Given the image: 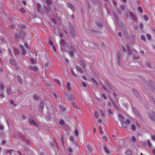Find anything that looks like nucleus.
Returning a JSON list of instances; mask_svg holds the SVG:
<instances>
[{
  "label": "nucleus",
  "mask_w": 155,
  "mask_h": 155,
  "mask_svg": "<svg viewBox=\"0 0 155 155\" xmlns=\"http://www.w3.org/2000/svg\"><path fill=\"white\" fill-rule=\"evenodd\" d=\"M118 116L119 120L120 121L122 124H124V127L125 128H127V125L130 124L131 121L130 119H127L126 121H124V118L122 114H119L118 115Z\"/></svg>",
  "instance_id": "obj_1"
},
{
  "label": "nucleus",
  "mask_w": 155,
  "mask_h": 155,
  "mask_svg": "<svg viewBox=\"0 0 155 155\" xmlns=\"http://www.w3.org/2000/svg\"><path fill=\"white\" fill-rule=\"evenodd\" d=\"M59 42L61 45L60 48L61 50L62 51L68 52L69 49V47L65 40L63 39H61L60 41Z\"/></svg>",
  "instance_id": "obj_2"
},
{
  "label": "nucleus",
  "mask_w": 155,
  "mask_h": 155,
  "mask_svg": "<svg viewBox=\"0 0 155 155\" xmlns=\"http://www.w3.org/2000/svg\"><path fill=\"white\" fill-rule=\"evenodd\" d=\"M120 29L123 31L124 35L127 38H128L129 37L128 34L127 32V27L125 24H122L119 25Z\"/></svg>",
  "instance_id": "obj_3"
},
{
  "label": "nucleus",
  "mask_w": 155,
  "mask_h": 155,
  "mask_svg": "<svg viewBox=\"0 0 155 155\" xmlns=\"http://www.w3.org/2000/svg\"><path fill=\"white\" fill-rule=\"evenodd\" d=\"M64 97H66L68 99L71 101H74L75 99V96L74 94L70 93H69L67 92H65L64 94Z\"/></svg>",
  "instance_id": "obj_4"
},
{
  "label": "nucleus",
  "mask_w": 155,
  "mask_h": 155,
  "mask_svg": "<svg viewBox=\"0 0 155 155\" xmlns=\"http://www.w3.org/2000/svg\"><path fill=\"white\" fill-rule=\"evenodd\" d=\"M68 26L70 31V33L73 37L75 38L76 36V34L74 27L70 22L68 23Z\"/></svg>",
  "instance_id": "obj_5"
},
{
  "label": "nucleus",
  "mask_w": 155,
  "mask_h": 155,
  "mask_svg": "<svg viewBox=\"0 0 155 155\" xmlns=\"http://www.w3.org/2000/svg\"><path fill=\"white\" fill-rule=\"evenodd\" d=\"M147 114L150 120L155 122V112L153 111H151V112Z\"/></svg>",
  "instance_id": "obj_6"
},
{
  "label": "nucleus",
  "mask_w": 155,
  "mask_h": 155,
  "mask_svg": "<svg viewBox=\"0 0 155 155\" xmlns=\"http://www.w3.org/2000/svg\"><path fill=\"white\" fill-rule=\"evenodd\" d=\"M71 50L68 52V54L71 57L74 56V53L76 52V49L74 48V46L72 45H71Z\"/></svg>",
  "instance_id": "obj_7"
},
{
  "label": "nucleus",
  "mask_w": 155,
  "mask_h": 155,
  "mask_svg": "<svg viewBox=\"0 0 155 155\" xmlns=\"http://www.w3.org/2000/svg\"><path fill=\"white\" fill-rule=\"evenodd\" d=\"M28 69L30 70L33 71L35 72H37L38 71V68L36 66L33 67L30 65L28 67Z\"/></svg>",
  "instance_id": "obj_8"
},
{
  "label": "nucleus",
  "mask_w": 155,
  "mask_h": 155,
  "mask_svg": "<svg viewBox=\"0 0 155 155\" xmlns=\"http://www.w3.org/2000/svg\"><path fill=\"white\" fill-rule=\"evenodd\" d=\"M78 63L84 70L86 69V62L85 61L81 60L79 61Z\"/></svg>",
  "instance_id": "obj_9"
},
{
  "label": "nucleus",
  "mask_w": 155,
  "mask_h": 155,
  "mask_svg": "<svg viewBox=\"0 0 155 155\" xmlns=\"http://www.w3.org/2000/svg\"><path fill=\"white\" fill-rule=\"evenodd\" d=\"M120 56L121 54L120 52L119 51H118L117 52V62L118 65L120 66H121V64L120 63Z\"/></svg>",
  "instance_id": "obj_10"
},
{
  "label": "nucleus",
  "mask_w": 155,
  "mask_h": 155,
  "mask_svg": "<svg viewBox=\"0 0 155 155\" xmlns=\"http://www.w3.org/2000/svg\"><path fill=\"white\" fill-rule=\"evenodd\" d=\"M113 2V4H114L115 7L116 8L117 10V11L118 13L120 14H121V11L118 8H117V3L114 0H113L112 1Z\"/></svg>",
  "instance_id": "obj_11"
},
{
  "label": "nucleus",
  "mask_w": 155,
  "mask_h": 155,
  "mask_svg": "<svg viewBox=\"0 0 155 155\" xmlns=\"http://www.w3.org/2000/svg\"><path fill=\"white\" fill-rule=\"evenodd\" d=\"M130 16H131L132 20L135 21L137 20V17L135 16V14L134 13L132 12H129Z\"/></svg>",
  "instance_id": "obj_12"
},
{
  "label": "nucleus",
  "mask_w": 155,
  "mask_h": 155,
  "mask_svg": "<svg viewBox=\"0 0 155 155\" xmlns=\"http://www.w3.org/2000/svg\"><path fill=\"white\" fill-rule=\"evenodd\" d=\"M132 91L137 98L139 100H140L141 98L140 94L138 92L134 89H132Z\"/></svg>",
  "instance_id": "obj_13"
},
{
  "label": "nucleus",
  "mask_w": 155,
  "mask_h": 155,
  "mask_svg": "<svg viewBox=\"0 0 155 155\" xmlns=\"http://www.w3.org/2000/svg\"><path fill=\"white\" fill-rule=\"evenodd\" d=\"M44 107V102L42 101H41L39 105L38 110H39V108H40L41 111H43Z\"/></svg>",
  "instance_id": "obj_14"
},
{
  "label": "nucleus",
  "mask_w": 155,
  "mask_h": 155,
  "mask_svg": "<svg viewBox=\"0 0 155 155\" xmlns=\"http://www.w3.org/2000/svg\"><path fill=\"white\" fill-rule=\"evenodd\" d=\"M16 78L18 81V82L21 84H22L23 83V80L21 78L20 76L18 75L16 76Z\"/></svg>",
  "instance_id": "obj_15"
},
{
  "label": "nucleus",
  "mask_w": 155,
  "mask_h": 155,
  "mask_svg": "<svg viewBox=\"0 0 155 155\" xmlns=\"http://www.w3.org/2000/svg\"><path fill=\"white\" fill-rule=\"evenodd\" d=\"M19 45L21 51H22V54L24 55H25L26 53L24 48V46L21 44H19Z\"/></svg>",
  "instance_id": "obj_16"
},
{
  "label": "nucleus",
  "mask_w": 155,
  "mask_h": 155,
  "mask_svg": "<svg viewBox=\"0 0 155 155\" xmlns=\"http://www.w3.org/2000/svg\"><path fill=\"white\" fill-rule=\"evenodd\" d=\"M15 60L13 58L11 59L9 61V64L10 65L14 66L16 65V64L15 61Z\"/></svg>",
  "instance_id": "obj_17"
},
{
  "label": "nucleus",
  "mask_w": 155,
  "mask_h": 155,
  "mask_svg": "<svg viewBox=\"0 0 155 155\" xmlns=\"http://www.w3.org/2000/svg\"><path fill=\"white\" fill-rule=\"evenodd\" d=\"M91 80L93 83L96 86L98 87L99 85V83L98 82L95 80L94 78L92 77L91 78Z\"/></svg>",
  "instance_id": "obj_18"
},
{
  "label": "nucleus",
  "mask_w": 155,
  "mask_h": 155,
  "mask_svg": "<svg viewBox=\"0 0 155 155\" xmlns=\"http://www.w3.org/2000/svg\"><path fill=\"white\" fill-rule=\"evenodd\" d=\"M44 9L47 11V14H48V12L51 10V8L49 6H44Z\"/></svg>",
  "instance_id": "obj_19"
},
{
  "label": "nucleus",
  "mask_w": 155,
  "mask_h": 155,
  "mask_svg": "<svg viewBox=\"0 0 155 155\" xmlns=\"http://www.w3.org/2000/svg\"><path fill=\"white\" fill-rule=\"evenodd\" d=\"M75 68L77 70L81 73H83V70L80 66L76 65L75 66Z\"/></svg>",
  "instance_id": "obj_20"
},
{
  "label": "nucleus",
  "mask_w": 155,
  "mask_h": 155,
  "mask_svg": "<svg viewBox=\"0 0 155 155\" xmlns=\"http://www.w3.org/2000/svg\"><path fill=\"white\" fill-rule=\"evenodd\" d=\"M19 35L20 37H21V38L23 39H24V37L25 35V33L23 31H19Z\"/></svg>",
  "instance_id": "obj_21"
},
{
  "label": "nucleus",
  "mask_w": 155,
  "mask_h": 155,
  "mask_svg": "<svg viewBox=\"0 0 155 155\" xmlns=\"http://www.w3.org/2000/svg\"><path fill=\"white\" fill-rule=\"evenodd\" d=\"M127 52L128 55H131L132 53V51L130 48V47H129L128 45H127Z\"/></svg>",
  "instance_id": "obj_22"
},
{
  "label": "nucleus",
  "mask_w": 155,
  "mask_h": 155,
  "mask_svg": "<svg viewBox=\"0 0 155 155\" xmlns=\"http://www.w3.org/2000/svg\"><path fill=\"white\" fill-rule=\"evenodd\" d=\"M68 7L70 8L72 11H75V8L73 5L71 3L68 2L67 3Z\"/></svg>",
  "instance_id": "obj_23"
},
{
  "label": "nucleus",
  "mask_w": 155,
  "mask_h": 155,
  "mask_svg": "<svg viewBox=\"0 0 155 155\" xmlns=\"http://www.w3.org/2000/svg\"><path fill=\"white\" fill-rule=\"evenodd\" d=\"M66 88L67 90L68 91H71V87L70 86V84L69 82L67 83V85L66 86Z\"/></svg>",
  "instance_id": "obj_24"
},
{
  "label": "nucleus",
  "mask_w": 155,
  "mask_h": 155,
  "mask_svg": "<svg viewBox=\"0 0 155 155\" xmlns=\"http://www.w3.org/2000/svg\"><path fill=\"white\" fill-rule=\"evenodd\" d=\"M29 123L31 124H32L33 126H35L37 127L38 126L37 124L34 121L33 119L30 120Z\"/></svg>",
  "instance_id": "obj_25"
},
{
  "label": "nucleus",
  "mask_w": 155,
  "mask_h": 155,
  "mask_svg": "<svg viewBox=\"0 0 155 155\" xmlns=\"http://www.w3.org/2000/svg\"><path fill=\"white\" fill-rule=\"evenodd\" d=\"M18 138L20 140H22L23 141H25L26 138L25 136L22 134H20L18 137Z\"/></svg>",
  "instance_id": "obj_26"
},
{
  "label": "nucleus",
  "mask_w": 155,
  "mask_h": 155,
  "mask_svg": "<svg viewBox=\"0 0 155 155\" xmlns=\"http://www.w3.org/2000/svg\"><path fill=\"white\" fill-rule=\"evenodd\" d=\"M113 15L115 20L117 21V22H118L119 21V18L116 13L115 12H114L113 14Z\"/></svg>",
  "instance_id": "obj_27"
},
{
  "label": "nucleus",
  "mask_w": 155,
  "mask_h": 155,
  "mask_svg": "<svg viewBox=\"0 0 155 155\" xmlns=\"http://www.w3.org/2000/svg\"><path fill=\"white\" fill-rule=\"evenodd\" d=\"M104 152L106 154H109L110 153V152L109 151L108 149L106 146H105L104 147Z\"/></svg>",
  "instance_id": "obj_28"
},
{
  "label": "nucleus",
  "mask_w": 155,
  "mask_h": 155,
  "mask_svg": "<svg viewBox=\"0 0 155 155\" xmlns=\"http://www.w3.org/2000/svg\"><path fill=\"white\" fill-rule=\"evenodd\" d=\"M50 64L49 62H46L45 64V69H48L50 67Z\"/></svg>",
  "instance_id": "obj_29"
},
{
  "label": "nucleus",
  "mask_w": 155,
  "mask_h": 155,
  "mask_svg": "<svg viewBox=\"0 0 155 155\" xmlns=\"http://www.w3.org/2000/svg\"><path fill=\"white\" fill-rule=\"evenodd\" d=\"M18 26L22 30L26 29L27 28L25 25L21 24H19Z\"/></svg>",
  "instance_id": "obj_30"
},
{
  "label": "nucleus",
  "mask_w": 155,
  "mask_h": 155,
  "mask_svg": "<svg viewBox=\"0 0 155 155\" xmlns=\"http://www.w3.org/2000/svg\"><path fill=\"white\" fill-rule=\"evenodd\" d=\"M12 152H14V150L13 149L7 150L5 151V153L6 154L10 153V155H11L12 154Z\"/></svg>",
  "instance_id": "obj_31"
},
{
  "label": "nucleus",
  "mask_w": 155,
  "mask_h": 155,
  "mask_svg": "<svg viewBox=\"0 0 155 155\" xmlns=\"http://www.w3.org/2000/svg\"><path fill=\"white\" fill-rule=\"evenodd\" d=\"M13 53L14 55H18L19 53V51L16 49H14L13 51Z\"/></svg>",
  "instance_id": "obj_32"
},
{
  "label": "nucleus",
  "mask_w": 155,
  "mask_h": 155,
  "mask_svg": "<svg viewBox=\"0 0 155 155\" xmlns=\"http://www.w3.org/2000/svg\"><path fill=\"white\" fill-rule=\"evenodd\" d=\"M59 124L61 126H64L65 124V122L64 120L63 119H61L60 120Z\"/></svg>",
  "instance_id": "obj_33"
},
{
  "label": "nucleus",
  "mask_w": 155,
  "mask_h": 155,
  "mask_svg": "<svg viewBox=\"0 0 155 155\" xmlns=\"http://www.w3.org/2000/svg\"><path fill=\"white\" fill-rule=\"evenodd\" d=\"M125 153L127 155H131L132 154V151L129 149H127Z\"/></svg>",
  "instance_id": "obj_34"
},
{
  "label": "nucleus",
  "mask_w": 155,
  "mask_h": 155,
  "mask_svg": "<svg viewBox=\"0 0 155 155\" xmlns=\"http://www.w3.org/2000/svg\"><path fill=\"white\" fill-rule=\"evenodd\" d=\"M37 9L38 12H40V9L41 8V5L39 3L37 4Z\"/></svg>",
  "instance_id": "obj_35"
},
{
  "label": "nucleus",
  "mask_w": 155,
  "mask_h": 155,
  "mask_svg": "<svg viewBox=\"0 0 155 155\" xmlns=\"http://www.w3.org/2000/svg\"><path fill=\"white\" fill-rule=\"evenodd\" d=\"M110 100L111 101L112 104H113V105L114 107L116 109H117L118 108V107L117 106L115 102L112 99H111V98L110 99Z\"/></svg>",
  "instance_id": "obj_36"
},
{
  "label": "nucleus",
  "mask_w": 155,
  "mask_h": 155,
  "mask_svg": "<svg viewBox=\"0 0 155 155\" xmlns=\"http://www.w3.org/2000/svg\"><path fill=\"white\" fill-rule=\"evenodd\" d=\"M15 39L16 40H17L18 41L20 38V36L19 34L18 33H15Z\"/></svg>",
  "instance_id": "obj_37"
},
{
  "label": "nucleus",
  "mask_w": 155,
  "mask_h": 155,
  "mask_svg": "<svg viewBox=\"0 0 155 155\" xmlns=\"http://www.w3.org/2000/svg\"><path fill=\"white\" fill-rule=\"evenodd\" d=\"M136 127L135 125L134 124H132L131 125V130L133 131H135L136 130Z\"/></svg>",
  "instance_id": "obj_38"
},
{
  "label": "nucleus",
  "mask_w": 155,
  "mask_h": 155,
  "mask_svg": "<svg viewBox=\"0 0 155 155\" xmlns=\"http://www.w3.org/2000/svg\"><path fill=\"white\" fill-rule=\"evenodd\" d=\"M51 21L55 25H56L57 24V21L55 18H52L51 19Z\"/></svg>",
  "instance_id": "obj_39"
},
{
  "label": "nucleus",
  "mask_w": 155,
  "mask_h": 155,
  "mask_svg": "<svg viewBox=\"0 0 155 155\" xmlns=\"http://www.w3.org/2000/svg\"><path fill=\"white\" fill-rule=\"evenodd\" d=\"M67 151L69 153L68 154H71L73 152V150L71 148H69L67 149Z\"/></svg>",
  "instance_id": "obj_40"
},
{
  "label": "nucleus",
  "mask_w": 155,
  "mask_h": 155,
  "mask_svg": "<svg viewBox=\"0 0 155 155\" xmlns=\"http://www.w3.org/2000/svg\"><path fill=\"white\" fill-rule=\"evenodd\" d=\"M87 148L91 152L92 150V147L89 145H88L86 146Z\"/></svg>",
  "instance_id": "obj_41"
},
{
  "label": "nucleus",
  "mask_w": 155,
  "mask_h": 155,
  "mask_svg": "<svg viewBox=\"0 0 155 155\" xmlns=\"http://www.w3.org/2000/svg\"><path fill=\"white\" fill-rule=\"evenodd\" d=\"M108 86L112 91H114L115 90V88L113 86V85L110 83V84H109V85H108Z\"/></svg>",
  "instance_id": "obj_42"
},
{
  "label": "nucleus",
  "mask_w": 155,
  "mask_h": 155,
  "mask_svg": "<svg viewBox=\"0 0 155 155\" xmlns=\"http://www.w3.org/2000/svg\"><path fill=\"white\" fill-rule=\"evenodd\" d=\"M131 140L132 142H134L137 141V139L134 136H132V139Z\"/></svg>",
  "instance_id": "obj_43"
},
{
  "label": "nucleus",
  "mask_w": 155,
  "mask_h": 155,
  "mask_svg": "<svg viewBox=\"0 0 155 155\" xmlns=\"http://www.w3.org/2000/svg\"><path fill=\"white\" fill-rule=\"evenodd\" d=\"M46 3L47 6H49L51 4L52 1L51 0H46Z\"/></svg>",
  "instance_id": "obj_44"
},
{
  "label": "nucleus",
  "mask_w": 155,
  "mask_h": 155,
  "mask_svg": "<svg viewBox=\"0 0 155 155\" xmlns=\"http://www.w3.org/2000/svg\"><path fill=\"white\" fill-rule=\"evenodd\" d=\"M143 18L146 21H148L149 19V18L147 15H144L143 16Z\"/></svg>",
  "instance_id": "obj_45"
},
{
  "label": "nucleus",
  "mask_w": 155,
  "mask_h": 155,
  "mask_svg": "<svg viewBox=\"0 0 155 155\" xmlns=\"http://www.w3.org/2000/svg\"><path fill=\"white\" fill-rule=\"evenodd\" d=\"M120 8L121 10L122 11H124L125 9L126 8V6L124 5H120Z\"/></svg>",
  "instance_id": "obj_46"
},
{
  "label": "nucleus",
  "mask_w": 155,
  "mask_h": 155,
  "mask_svg": "<svg viewBox=\"0 0 155 155\" xmlns=\"http://www.w3.org/2000/svg\"><path fill=\"white\" fill-rule=\"evenodd\" d=\"M140 38L141 40L142 41H146V40L145 39V37L144 35H141L140 36Z\"/></svg>",
  "instance_id": "obj_47"
},
{
  "label": "nucleus",
  "mask_w": 155,
  "mask_h": 155,
  "mask_svg": "<svg viewBox=\"0 0 155 155\" xmlns=\"http://www.w3.org/2000/svg\"><path fill=\"white\" fill-rule=\"evenodd\" d=\"M81 85L84 87H86L87 86V85L85 83L84 81H81Z\"/></svg>",
  "instance_id": "obj_48"
},
{
  "label": "nucleus",
  "mask_w": 155,
  "mask_h": 155,
  "mask_svg": "<svg viewBox=\"0 0 155 155\" xmlns=\"http://www.w3.org/2000/svg\"><path fill=\"white\" fill-rule=\"evenodd\" d=\"M39 97L37 95H34L33 97V99H34L36 101L39 99Z\"/></svg>",
  "instance_id": "obj_49"
},
{
  "label": "nucleus",
  "mask_w": 155,
  "mask_h": 155,
  "mask_svg": "<svg viewBox=\"0 0 155 155\" xmlns=\"http://www.w3.org/2000/svg\"><path fill=\"white\" fill-rule=\"evenodd\" d=\"M75 134L77 137H78L79 135V133L78 130L77 128H76L75 130Z\"/></svg>",
  "instance_id": "obj_50"
},
{
  "label": "nucleus",
  "mask_w": 155,
  "mask_h": 155,
  "mask_svg": "<svg viewBox=\"0 0 155 155\" xmlns=\"http://www.w3.org/2000/svg\"><path fill=\"white\" fill-rule=\"evenodd\" d=\"M59 107L63 111H64L66 110V108L61 105H60Z\"/></svg>",
  "instance_id": "obj_51"
},
{
  "label": "nucleus",
  "mask_w": 155,
  "mask_h": 155,
  "mask_svg": "<svg viewBox=\"0 0 155 155\" xmlns=\"http://www.w3.org/2000/svg\"><path fill=\"white\" fill-rule=\"evenodd\" d=\"M94 113H95L94 116H95V117L96 118H98L99 116V114L98 113L97 111H95L94 112Z\"/></svg>",
  "instance_id": "obj_52"
},
{
  "label": "nucleus",
  "mask_w": 155,
  "mask_h": 155,
  "mask_svg": "<svg viewBox=\"0 0 155 155\" xmlns=\"http://www.w3.org/2000/svg\"><path fill=\"white\" fill-rule=\"evenodd\" d=\"M31 63L33 64H35L36 63V61L34 58H31L30 60Z\"/></svg>",
  "instance_id": "obj_53"
},
{
  "label": "nucleus",
  "mask_w": 155,
  "mask_h": 155,
  "mask_svg": "<svg viewBox=\"0 0 155 155\" xmlns=\"http://www.w3.org/2000/svg\"><path fill=\"white\" fill-rule=\"evenodd\" d=\"M101 97L102 98H104L105 100L107 99V97L105 96V94L104 93L101 94Z\"/></svg>",
  "instance_id": "obj_54"
},
{
  "label": "nucleus",
  "mask_w": 155,
  "mask_h": 155,
  "mask_svg": "<svg viewBox=\"0 0 155 155\" xmlns=\"http://www.w3.org/2000/svg\"><path fill=\"white\" fill-rule=\"evenodd\" d=\"M55 81L58 84L60 85H61V84L60 82V81L58 79H55Z\"/></svg>",
  "instance_id": "obj_55"
},
{
  "label": "nucleus",
  "mask_w": 155,
  "mask_h": 155,
  "mask_svg": "<svg viewBox=\"0 0 155 155\" xmlns=\"http://www.w3.org/2000/svg\"><path fill=\"white\" fill-rule=\"evenodd\" d=\"M86 4L87 5V9H89V8L90 9V8H91V6L90 5L89 3L88 2V0H87V2H86Z\"/></svg>",
  "instance_id": "obj_56"
},
{
  "label": "nucleus",
  "mask_w": 155,
  "mask_h": 155,
  "mask_svg": "<svg viewBox=\"0 0 155 155\" xmlns=\"http://www.w3.org/2000/svg\"><path fill=\"white\" fill-rule=\"evenodd\" d=\"M20 11L23 13H26V11L25 9L23 8H21L20 9Z\"/></svg>",
  "instance_id": "obj_57"
},
{
  "label": "nucleus",
  "mask_w": 155,
  "mask_h": 155,
  "mask_svg": "<svg viewBox=\"0 0 155 155\" xmlns=\"http://www.w3.org/2000/svg\"><path fill=\"white\" fill-rule=\"evenodd\" d=\"M92 43L95 46L98 47L99 46V44L97 42L93 41H92Z\"/></svg>",
  "instance_id": "obj_58"
},
{
  "label": "nucleus",
  "mask_w": 155,
  "mask_h": 155,
  "mask_svg": "<svg viewBox=\"0 0 155 155\" xmlns=\"http://www.w3.org/2000/svg\"><path fill=\"white\" fill-rule=\"evenodd\" d=\"M99 130L100 131V132L101 133V134H103V131L102 130V128L101 126H100L99 127Z\"/></svg>",
  "instance_id": "obj_59"
},
{
  "label": "nucleus",
  "mask_w": 155,
  "mask_h": 155,
  "mask_svg": "<svg viewBox=\"0 0 155 155\" xmlns=\"http://www.w3.org/2000/svg\"><path fill=\"white\" fill-rule=\"evenodd\" d=\"M96 25L97 26L100 28H102V25L101 23H100L97 22L96 23Z\"/></svg>",
  "instance_id": "obj_60"
},
{
  "label": "nucleus",
  "mask_w": 155,
  "mask_h": 155,
  "mask_svg": "<svg viewBox=\"0 0 155 155\" xmlns=\"http://www.w3.org/2000/svg\"><path fill=\"white\" fill-rule=\"evenodd\" d=\"M138 11L140 12H143V10L142 9V8L141 7H139L138 8Z\"/></svg>",
  "instance_id": "obj_61"
},
{
  "label": "nucleus",
  "mask_w": 155,
  "mask_h": 155,
  "mask_svg": "<svg viewBox=\"0 0 155 155\" xmlns=\"http://www.w3.org/2000/svg\"><path fill=\"white\" fill-rule=\"evenodd\" d=\"M140 58V57L139 56L136 57L135 55L133 56V59L134 60H139Z\"/></svg>",
  "instance_id": "obj_62"
},
{
  "label": "nucleus",
  "mask_w": 155,
  "mask_h": 155,
  "mask_svg": "<svg viewBox=\"0 0 155 155\" xmlns=\"http://www.w3.org/2000/svg\"><path fill=\"white\" fill-rule=\"evenodd\" d=\"M147 36L148 39L149 40H150L151 39V37L150 35H149V34H147Z\"/></svg>",
  "instance_id": "obj_63"
},
{
  "label": "nucleus",
  "mask_w": 155,
  "mask_h": 155,
  "mask_svg": "<svg viewBox=\"0 0 155 155\" xmlns=\"http://www.w3.org/2000/svg\"><path fill=\"white\" fill-rule=\"evenodd\" d=\"M5 88V87L3 84H1L0 86V89H2V91L4 90Z\"/></svg>",
  "instance_id": "obj_64"
}]
</instances>
